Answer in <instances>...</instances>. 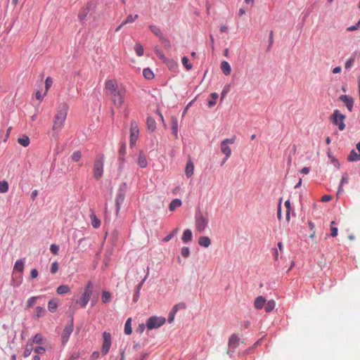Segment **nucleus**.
Masks as SVG:
<instances>
[{
	"label": "nucleus",
	"instance_id": "f257e3e1",
	"mask_svg": "<svg viewBox=\"0 0 360 360\" xmlns=\"http://www.w3.org/2000/svg\"><path fill=\"white\" fill-rule=\"evenodd\" d=\"M105 89L114 105L120 108L124 103L126 89L122 85H118L115 79H108L105 84Z\"/></svg>",
	"mask_w": 360,
	"mask_h": 360
},
{
	"label": "nucleus",
	"instance_id": "f03ea898",
	"mask_svg": "<svg viewBox=\"0 0 360 360\" xmlns=\"http://www.w3.org/2000/svg\"><path fill=\"white\" fill-rule=\"evenodd\" d=\"M68 106L64 103L58 110L56 115L53 117V124L51 130L49 131V135L57 139L58 137L59 132L62 130L64 127L65 122L68 115Z\"/></svg>",
	"mask_w": 360,
	"mask_h": 360
},
{
	"label": "nucleus",
	"instance_id": "7ed1b4c3",
	"mask_svg": "<svg viewBox=\"0 0 360 360\" xmlns=\"http://www.w3.org/2000/svg\"><path fill=\"white\" fill-rule=\"evenodd\" d=\"M209 222L208 214H203L200 210H198L195 215V229L199 233H202L206 229Z\"/></svg>",
	"mask_w": 360,
	"mask_h": 360
},
{
	"label": "nucleus",
	"instance_id": "20e7f679",
	"mask_svg": "<svg viewBox=\"0 0 360 360\" xmlns=\"http://www.w3.org/2000/svg\"><path fill=\"white\" fill-rule=\"evenodd\" d=\"M346 116L340 112V111L338 109L334 110L333 114L330 117V120L331 122L338 127V129L340 131H342L345 129V124L344 122Z\"/></svg>",
	"mask_w": 360,
	"mask_h": 360
},
{
	"label": "nucleus",
	"instance_id": "39448f33",
	"mask_svg": "<svg viewBox=\"0 0 360 360\" xmlns=\"http://www.w3.org/2000/svg\"><path fill=\"white\" fill-rule=\"evenodd\" d=\"M127 189V184L122 183L117 190L115 205H116V214H118L122 203L124 201L125 195Z\"/></svg>",
	"mask_w": 360,
	"mask_h": 360
},
{
	"label": "nucleus",
	"instance_id": "423d86ee",
	"mask_svg": "<svg viewBox=\"0 0 360 360\" xmlns=\"http://www.w3.org/2000/svg\"><path fill=\"white\" fill-rule=\"evenodd\" d=\"M104 167V155H98L96 157L94 163V176L96 179L102 177Z\"/></svg>",
	"mask_w": 360,
	"mask_h": 360
},
{
	"label": "nucleus",
	"instance_id": "0eeeda50",
	"mask_svg": "<svg viewBox=\"0 0 360 360\" xmlns=\"http://www.w3.org/2000/svg\"><path fill=\"white\" fill-rule=\"evenodd\" d=\"M93 283L91 281H89L86 285L83 295L77 301V302L80 304L82 307H86V304H88L91 298V296L93 293Z\"/></svg>",
	"mask_w": 360,
	"mask_h": 360
},
{
	"label": "nucleus",
	"instance_id": "6e6552de",
	"mask_svg": "<svg viewBox=\"0 0 360 360\" xmlns=\"http://www.w3.org/2000/svg\"><path fill=\"white\" fill-rule=\"evenodd\" d=\"M166 321L165 317L162 316H151L146 322V327L149 330L158 328L162 326Z\"/></svg>",
	"mask_w": 360,
	"mask_h": 360
},
{
	"label": "nucleus",
	"instance_id": "1a4fd4ad",
	"mask_svg": "<svg viewBox=\"0 0 360 360\" xmlns=\"http://www.w3.org/2000/svg\"><path fill=\"white\" fill-rule=\"evenodd\" d=\"M139 129L136 121L132 120L130 123V139L129 145L131 147H134L139 139Z\"/></svg>",
	"mask_w": 360,
	"mask_h": 360
},
{
	"label": "nucleus",
	"instance_id": "9d476101",
	"mask_svg": "<svg viewBox=\"0 0 360 360\" xmlns=\"http://www.w3.org/2000/svg\"><path fill=\"white\" fill-rule=\"evenodd\" d=\"M112 345L111 334L108 332L104 331L103 333V345L101 347V352L103 355H106L110 349Z\"/></svg>",
	"mask_w": 360,
	"mask_h": 360
},
{
	"label": "nucleus",
	"instance_id": "9b49d317",
	"mask_svg": "<svg viewBox=\"0 0 360 360\" xmlns=\"http://www.w3.org/2000/svg\"><path fill=\"white\" fill-rule=\"evenodd\" d=\"M235 142V138L233 137L231 139H226L221 142L220 148L221 153L226 156V158H230L231 155V149L229 147V144H233Z\"/></svg>",
	"mask_w": 360,
	"mask_h": 360
},
{
	"label": "nucleus",
	"instance_id": "f8f14e48",
	"mask_svg": "<svg viewBox=\"0 0 360 360\" xmlns=\"http://www.w3.org/2000/svg\"><path fill=\"white\" fill-rule=\"evenodd\" d=\"M74 328L73 317L71 318L70 323L64 328L61 334V341L63 345H65L72 334Z\"/></svg>",
	"mask_w": 360,
	"mask_h": 360
},
{
	"label": "nucleus",
	"instance_id": "ddd939ff",
	"mask_svg": "<svg viewBox=\"0 0 360 360\" xmlns=\"http://www.w3.org/2000/svg\"><path fill=\"white\" fill-rule=\"evenodd\" d=\"M239 338L235 335L233 334L229 340V349L228 350V354H229L231 356L232 355V353L234 352L235 349L239 345Z\"/></svg>",
	"mask_w": 360,
	"mask_h": 360
},
{
	"label": "nucleus",
	"instance_id": "4468645a",
	"mask_svg": "<svg viewBox=\"0 0 360 360\" xmlns=\"http://www.w3.org/2000/svg\"><path fill=\"white\" fill-rule=\"evenodd\" d=\"M339 99L345 103V106L349 112L353 110L354 99L352 96L349 95H341L339 97Z\"/></svg>",
	"mask_w": 360,
	"mask_h": 360
},
{
	"label": "nucleus",
	"instance_id": "2eb2a0df",
	"mask_svg": "<svg viewBox=\"0 0 360 360\" xmlns=\"http://www.w3.org/2000/svg\"><path fill=\"white\" fill-rule=\"evenodd\" d=\"M92 4L91 2L87 3L85 7H84L79 13L78 18L80 20H84L86 19L89 11L91 8Z\"/></svg>",
	"mask_w": 360,
	"mask_h": 360
},
{
	"label": "nucleus",
	"instance_id": "dca6fc26",
	"mask_svg": "<svg viewBox=\"0 0 360 360\" xmlns=\"http://www.w3.org/2000/svg\"><path fill=\"white\" fill-rule=\"evenodd\" d=\"M137 163L141 168H146L148 165L146 155L142 150L139 153Z\"/></svg>",
	"mask_w": 360,
	"mask_h": 360
},
{
	"label": "nucleus",
	"instance_id": "f3484780",
	"mask_svg": "<svg viewBox=\"0 0 360 360\" xmlns=\"http://www.w3.org/2000/svg\"><path fill=\"white\" fill-rule=\"evenodd\" d=\"M24 268H25L24 260L18 259L14 264L13 274H14L15 271H18V272L22 273L24 271Z\"/></svg>",
	"mask_w": 360,
	"mask_h": 360
},
{
	"label": "nucleus",
	"instance_id": "a211bd4d",
	"mask_svg": "<svg viewBox=\"0 0 360 360\" xmlns=\"http://www.w3.org/2000/svg\"><path fill=\"white\" fill-rule=\"evenodd\" d=\"M186 175L188 178H190L193 175L194 173V165L192 161L189 160L186 167L185 169Z\"/></svg>",
	"mask_w": 360,
	"mask_h": 360
},
{
	"label": "nucleus",
	"instance_id": "6ab92c4d",
	"mask_svg": "<svg viewBox=\"0 0 360 360\" xmlns=\"http://www.w3.org/2000/svg\"><path fill=\"white\" fill-rule=\"evenodd\" d=\"M172 131L176 139L178 138V120L176 117H172Z\"/></svg>",
	"mask_w": 360,
	"mask_h": 360
},
{
	"label": "nucleus",
	"instance_id": "aec40b11",
	"mask_svg": "<svg viewBox=\"0 0 360 360\" xmlns=\"http://www.w3.org/2000/svg\"><path fill=\"white\" fill-rule=\"evenodd\" d=\"M266 299L262 296H259L256 298L254 305L257 309H261L264 307Z\"/></svg>",
	"mask_w": 360,
	"mask_h": 360
},
{
	"label": "nucleus",
	"instance_id": "412c9836",
	"mask_svg": "<svg viewBox=\"0 0 360 360\" xmlns=\"http://www.w3.org/2000/svg\"><path fill=\"white\" fill-rule=\"evenodd\" d=\"M198 243L201 247L208 248L211 244V240L207 236H200L198 239Z\"/></svg>",
	"mask_w": 360,
	"mask_h": 360
},
{
	"label": "nucleus",
	"instance_id": "4be33fe9",
	"mask_svg": "<svg viewBox=\"0 0 360 360\" xmlns=\"http://www.w3.org/2000/svg\"><path fill=\"white\" fill-rule=\"evenodd\" d=\"M192 238H193L192 231L190 229H186L184 231V233L182 236L183 242L185 243H188L192 240Z\"/></svg>",
	"mask_w": 360,
	"mask_h": 360
},
{
	"label": "nucleus",
	"instance_id": "5701e85b",
	"mask_svg": "<svg viewBox=\"0 0 360 360\" xmlns=\"http://www.w3.org/2000/svg\"><path fill=\"white\" fill-rule=\"evenodd\" d=\"M221 69L225 75H229L231 72L230 64L227 61H222L221 63Z\"/></svg>",
	"mask_w": 360,
	"mask_h": 360
},
{
	"label": "nucleus",
	"instance_id": "b1692460",
	"mask_svg": "<svg viewBox=\"0 0 360 360\" xmlns=\"http://www.w3.org/2000/svg\"><path fill=\"white\" fill-rule=\"evenodd\" d=\"M126 143H122L119 149V157L118 159L121 162V164L124 162V155L126 154Z\"/></svg>",
	"mask_w": 360,
	"mask_h": 360
},
{
	"label": "nucleus",
	"instance_id": "393cba45",
	"mask_svg": "<svg viewBox=\"0 0 360 360\" xmlns=\"http://www.w3.org/2000/svg\"><path fill=\"white\" fill-rule=\"evenodd\" d=\"M146 124L148 130L154 131L156 129V122L153 117H148L147 118Z\"/></svg>",
	"mask_w": 360,
	"mask_h": 360
},
{
	"label": "nucleus",
	"instance_id": "a878e982",
	"mask_svg": "<svg viewBox=\"0 0 360 360\" xmlns=\"http://www.w3.org/2000/svg\"><path fill=\"white\" fill-rule=\"evenodd\" d=\"M144 281H145V278L136 286L135 293L133 296V301L135 302H137V300H139V297L140 295V291H141V289L142 288V285H143Z\"/></svg>",
	"mask_w": 360,
	"mask_h": 360
},
{
	"label": "nucleus",
	"instance_id": "bb28decb",
	"mask_svg": "<svg viewBox=\"0 0 360 360\" xmlns=\"http://www.w3.org/2000/svg\"><path fill=\"white\" fill-rule=\"evenodd\" d=\"M150 30L151 32L157 36L160 39L164 37L163 34L162 33V31L160 27H157L156 25H150L149 26Z\"/></svg>",
	"mask_w": 360,
	"mask_h": 360
},
{
	"label": "nucleus",
	"instance_id": "cd10ccee",
	"mask_svg": "<svg viewBox=\"0 0 360 360\" xmlns=\"http://www.w3.org/2000/svg\"><path fill=\"white\" fill-rule=\"evenodd\" d=\"M34 310H35V313L34 314V318L36 319L44 316L46 314V310L42 307L38 306L35 308Z\"/></svg>",
	"mask_w": 360,
	"mask_h": 360
},
{
	"label": "nucleus",
	"instance_id": "c85d7f7f",
	"mask_svg": "<svg viewBox=\"0 0 360 360\" xmlns=\"http://www.w3.org/2000/svg\"><path fill=\"white\" fill-rule=\"evenodd\" d=\"M349 162H356L360 160V153L358 154L354 150H352L347 158Z\"/></svg>",
	"mask_w": 360,
	"mask_h": 360
},
{
	"label": "nucleus",
	"instance_id": "c756f323",
	"mask_svg": "<svg viewBox=\"0 0 360 360\" xmlns=\"http://www.w3.org/2000/svg\"><path fill=\"white\" fill-rule=\"evenodd\" d=\"M70 292V288L68 285H61L56 289L58 295H64Z\"/></svg>",
	"mask_w": 360,
	"mask_h": 360
},
{
	"label": "nucleus",
	"instance_id": "7c9ffc66",
	"mask_svg": "<svg viewBox=\"0 0 360 360\" xmlns=\"http://www.w3.org/2000/svg\"><path fill=\"white\" fill-rule=\"evenodd\" d=\"M181 200L179 198L174 199L169 204V208L170 211H174L176 208L181 205Z\"/></svg>",
	"mask_w": 360,
	"mask_h": 360
},
{
	"label": "nucleus",
	"instance_id": "2f4dec72",
	"mask_svg": "<svg viewBox=\"0 0 360 360\" xmlns=\"http://www.w3.org/2000/svg\"><path fill=\"white\" fill-rule=\"evenodd\" d=\"M90 219L91 221V225L94 229H98L101 226V221L96 217L94 213H92L90 215Z\"/></svg>",
	"mask_w": 360,
	"mask_h": 360
},
{
	"label": "nucleus",
	"instance_id": "473e14b6",
	"mask_svg": "<svg viewBox=\"0 0 360 360\" xmlns=\"http://www.w3.org/2000/svg\"><path fill=\"white\" fill-rule=\"evenodd\" d=\"M58 307L57 299H52L48 302V309L51 312H54Z\"/></svg>",
	"mask_w": 360,
	"mask_h": 360
},
{
	"label": "nucleus",
	"instance_id": "72a5a7b5",
	"mask_svg": "<svg viewBox=\"0 0 360 360\" xmlns=\"http://www.w3.org/2000/svg\"><path fill=\"white\" fill-rule=\"evenodd\" d=\"M275 306H276V303H275L274 300H271L268 301L267 302H265L264 307L266 312H271V311L274 310V309L275 308Z\"/></svg>",
	"mask_w": 360,
	"mask_h": 360
},
{
	"label": "nucleus",
	"instance_id": "f704fd0d",
	"mask_svg": "<svg viewBox=\"0 0 360 360\" xmlns=\"http://www.w3.org/2000/svg\"><path fill=\"white\" fill-rule=\"evenodd\" d=\"M43 336L40 333H37L36 334L33 338L32 340H30L29 342H32V345H33V343H35V344H41L42 342H43Z\"/></svg>",
	"mask_w": 360,
	"mask_h": 360
},
{
	"label": "nucleus",
	"instance_id": "c9c22d12",
	"mask_svg": "<svg viewBox=\"0 0 360 360\" xmlns=\"http://www.w3.org/2000/svg\"><path fill=\"white\" fill-rule=\"evenodd\" d=\"M18 142L24 147H27L30 144V139L27 136L23 135L22 137L18 138Z\"/></svg>",
	"mask_w": 360,
	"mask_h": 360
},
{
	"label": "nucleus",
	"instance_id": "e433bc0d",
	"mask_svg": "<svg viewBox=\"0 0 360 360\" xmlns=\"http://www.w3.org/2000/svg\"><path fill=\"white\" fill-rule=\"evenodd\" d=\"M101 300L105 304L110 302L111 300V294L108 291H103L102 292Z\"/></svg>",
	"mask_w": 360,
	"mask_h": 360
},
{
	"label": "nucleus",
	"instance_id": "4c0bfd02",
	"mask_svg": "<svg viewBox=\"0 0 360 360\" xmlns=\"http://www.w3.org/2000/svg\"><path fill=\"white\" fill-rule=\"evenodd\" d=\"M41 297V296H34V297H30L27 302V308L32 307L34 306V304H35V302H37V300H38Z\"/></svg>",
	"mask_w": 360,
	"mask_h": 360
},
{
	"label": "nucleus",
	"instance_id": "58836bf2",
	"mask_svg": "<svg viewBox=\"0 0 360 360\" xmlns=\"http://www.w3.org/2000/svg\"><path fill=\"white\" fill-rule=\"evenodd\" d=\"M131 319L129 318L124 324V333L127 335H131L132 333V328L131 326Z\"/></svg>",
	"mask_w": 360,
	"mask_h": 360
},
{
	"label": "nucleus",
	"instance_id": "ea45409f",
	"mask_svg": "<svg viewBox=\"0 0 360 360\" xmlns=\"http://www.w3.org/2000/svg\"><path fill=\"white\" fill-rule=\"evenodd\" d=\"M143 75L144 77L148 79H151L154 77V74L150 68L143 69Z\"/></svg>",
	"mask_w": 360,
	"mask_h": 360
},
{
	"label": "nucleus",
	"instance_id": "a19ab883",
	"mask_svg": "<svg viewBox=\"0 0 360 360\" xmlns=\"http://www.w3.org/2000/svg\"><path fill=\"white\" fill-rule=\"evenodd\" d=\"M8 191V183L4 180L0 181V193H5Z\"/></svg>",
	"mask_w": 360,
	"mask_h": 360
},
{
	"label": "nucleus",
	"instance_id": "79ce46f5",
	"mask_svg": "<svg viewBox=\"0 0 360 360\" xmlns=\"http://www.w3.org/2000/svg\"><path fill=\"white\" fill-rule=\"evenodd\" d=\"M212 100L208 101L207 106L209 108H212L216 104V100L218 98L219 95L217 93L211 94Z\"/></svg>",
	"mask_w": 360,
	"mask_h": 360
},
{
	"label": "nucleus",
	"instance_id": "37998d69",
	"mask_svg": "<svg viewBox=\"0 0 360 360\" xmlns=\"http://www.w3.org/2000/svg\"><path fill=\"white\" fill-rule=\"evenodd\" d=\"M181 62L183 65L186 68L187 70H190L192 69L193 65L191 63H189L188 58L186 56H184L182 58Z\"/></svg>",
	"mask_w": 360,
	"mask_h": 360
},
{
	"label": "nucleus",
	"instance_id": "c03bdc74",
	"mask_svg": "<svg viewBox=\"0 0 360 360\" xmlns=\"http://www.w3.org/2000/svg\"><path fill=\"white\" fill-rule=\"evenodd\" d=\"M139 18V15L136 14L135 15H129L127 18L122 22V25H127L128 23H131L135 21Z\"/></svg>",
	"mask_w": 360,
	"mask_h": 360
},
{
	"label": "nucleus",
	"instance_id": "a18cd8bd",
	"mask_svg": "<svg viewBox=\"0 0 360 360\" xmlns=\"http://www.w3.org/2000/svg\"><path fill=\"white\" fill-rule=\"evenodd\" d=\"M32 349H32V342H30L28 341V342L25 348V350H24V356L25 357L29 356L31 354Z\"/></svg>",
	"mask_w": 360,
	"mask_h": 360
},
{
	"label": "nucleus",
	"instance_id": "49530a36",
	"mask_svg": "<svg viewBox=\"0 0 360 360\" xmlns=\"http://www.w3.org/2000/svg\"><path fill=\"white\" fill-rule=\"evenodd\" d=\"M134 50L137 56H142L143 55V47L141 44L139 43L136 44L134 46Z\"/></svg>",
	"mask_w": 360,
	"mask_h": 360
},
{
	"label": "nucleus",
	"instance_id": "de8ad7c7",
	"mask_svg": "<svg viewBox=\"0 0 360 360\" xmlns=\"http://www.w3.org/2000/svg\"><path fill=\"white\" fill-rule=\"evenodd\" d=\"M53 84V79L51 77H47L45 80V91L48 92L49 89Z\"/></svg>",
	"mask_w": 360,
	"mask_h": 360
},
{
	"label": "nucleus",
	"instance_id": "09e8293b",
	"mask_svg": "<svg viewBox=\"0 0 360 360\" xmlns=\"http://www.w3.org/2000/svg\"><path fill=\"white\" fill-rule=\"evenodd\" d=\"M81 157H82L81 152L79 150H76L72 153L71 158H72V161L78 162L80 160Z\"/></svg>",
	"mask_w": 360,
	"mask_h": 360
},
{
	"label": "nucleus",
	"instance_id": "8fccbe9b",
	"mask_svg": "<svg viewBox=\"0 0 360 360\" xmlns=\"http://www.w3.org/2000/svg\"><path fill=\"white\" fill-rule=\"evenodd\" d=\"M181 254L184 257L188 258L190 256V249L188 247L182 248Z\"/></svg>",
	"mask_w": 360,
	"mask_h": 360
},
{
	"label": "nucleus",
	"instance_id": "3c124183",
	"mask_svg": "<svg viewBox=\"0 0 360 360\" xmlns=\"http://www.w3.org/2000/svg\"><path fill=\"white\" fill-rule=\"evenodd\" d=\"M176 232H177V229L174 230L172 232H171L169 235H167L166 237H165L162 239V242L167 243V242L169 241L175 236Z\"/></svg>",
	"mask_w": 360,
	"mask_h": 360
},
{
	"label": "nucleus",
	"instance_id": "603ef678",
	"mask_svg": "<svg viewBox=\"0 0 360 360\" xmlns=\"http://www.w3.org/2000/svg\"><path fill=\"white\" fill-rule=\"evenodd\" d=\"M186 307V305L184 302H179L174 306L173 309L177 312L179 309H184Z\"/></svg>",
	"mask_w": 360,
	"mask_h": 360
},
{
	"label": "nucleus",
	"instance_id": "864d4df0",
	"mask_svg": "<svg viewBox=\"0 0 360 360\" xmlns=\"http://www.w3.org/2000/svg\"><path fill=\"white\" fill-rule=\"evenodd\" d=\"M354 60L355 59L354 57H351L349 59H347V60L345 63V68L347 70L349 69L354 65Z\"/></svg>",
	"mask_w": 360,
	"mask_h": 360
},
{
	"label": "nucleus",
	"instance_id": "5fc2aeb1",
	"mask_svg": "<svg viewBox=\"0 0 360 360\" xmlns=\"http://www.w3.org/2000/svg\"><path fill=\"white\" fill-rule=\"evenodd\" d=\"M359 27H360V19L356 24L348 27L347 28V30L349 32H353V31L358 30Z\"/></svg>",
	"mask_w": 360,
	"mask_h": 360
},
{
	"label": "nucleus",
	"instance_id": "6e6d98bb",
	"mask_svg": "<svg viewBox=\"0 0 360 360\" xmlns=\"http://www.w3.org/2000/svg\"><path fill=\"white\" fill-rule=\"evenodd\" d=\"M58 270V262H54L52 263L51 266V273L54 274H56Z\"/></svg>",
	"mask_w": 360,
	"mask_h": 360
},
{
	"label": "nucleus",
	"instance_id": "4d7b16f0",
	"mask_svg": "<svg viewBox=\"0 0 360 360\" xmlns=\"http://www.w3.org/2000/svg\"><path fill=\"white\" fill-rule=\"evenodd\" d=\"M50 250L53 255H58L59 251V247L56 244H51L50 246Z\"/></svg>",
	"mask_w": 360,
	"mask_h": 360
},
{
	"label": "nucleus",
	"instance_id": "13d9d810",
	"mask_svg": "<svg viewBox=\"0 0 360 360\" xmlns=\"http://www.w3.org/2000/svg\"><path fill=\"white\" fill-rule=\"evenodd\" d=\"M47 92L44 91L43 94L40 91H37L36 92V98L39 101H41L45 96H46Z\"/></svg>",
	"mask_w": 360,
	"mask_h": 360
},
{
	"label": "nucleus",
	"instance_id": "bf43d9fd",
	"mask_svg": "<svg viewBox=\"0 0 360 360\" xmlns=\"http://www.w3.org/2000/svg\"><path fill=\"white\" fill-rule=\"evenodd\" d=\"M176 313V311L175 310H174L173 309L169 312V316H168V322L169 323L173 322Z\"/></svg>",
	"mask_w": 360,
	"mask_h": 360
},
{
	"label": "nucleus",
	"instance_id": "052dcab7",
	"mask_svg": "<svg viewBox=\"0 0 360 360\" xmlns=\"http://www.w3.org/2000/svg\"><path fill=\"white\" fill-rule=\"evenodd\" d=\"M162 43L167 47L169 48L171 46V44H170V41L169 40L166 38L165 36L162 37V38L161 39H160Z\"/></svg>",
	"mask_w": 360,
	"mask_h": 360
},
{
	"label": "nucleus",
	"instance_id": "680f3d73",
	"mask_svg": "<svg viewBox=\"0 0 360 360\" xmlns=\"http://www.w3.org/2000/svg\"><path fill=\"white\" fill-rule=\"evenodd\" d=\"M34 352H36L37 354H42L44 353H45L46 352V349L45 347H37L34 349Z\"/></svg>",
	"mask_w": 360,
	"mask_h": 360
},
{
	"label": "nucleus",
	"instance_id": "e2e57ef3",
	"mask_svg": "<svg viewBox=\"0 0 360 360\" xmlns=\"http://www.w3.org/2000/svg\"><path fill=\"white\" fill-rule=\"evenodd\" d=\"M38 271L37 269H32L30 271V278L34 279L38 276Z\"/></svg>",
	"mask_w": 360,
	"mask_h": 360
},
{
	"label": "nucleus",
	"instance_id": "0e129e2a",
	"mask_svg": "<svg viewBox=\"0 0 360 360\" xmlns=\"http://www.w3.org/2000/svg\"><path fill=\"white\" fill-rule=\"evenodd\" d=\"M349 181L348 174L347 173H344L342 176V179L340 184H342V185L344 184H347Z\"/></svg>",
	"mask_w": 360,
	"mask_h": 360
},
{
	"label": "nucleus",
	"instance_id": "69168bd1",
	"mask_svg": "<svg viewBox=\"0 0 360 360\" xmlns=\"http://www.w3.org/2000/svg\"><path fill=\"white\" fill-rule=\"evenodd\" d=\"M330 231H331L330 236L332 237H335V236H338V230L337 227L331 226L330 227Z\"/></svg>",
	"mask_w": 360,
	"mask_h": 360
},
{
	"label": "nucleus",
	"instance_id": "338daca9",
	"mask_svg": "<svg viewBox=\"0 0 360 360\" xmlns=\"http://www.w3.org/2000/svg\"><path fill=\"white\" fill-rule=\"evenodd\" d=\"M146 325H144L143 323L140 324L138 328L136 329V332L139 333H142L146 328Z\"/></svg>",
	"mask_w": 360,
	"mask_h": 360
},
{
	"label": "nucleus",
	"instance_id": "774afa93",
	"mask_svg": "<svg viewBox=\"0 0 360 360\" xmlns=\"http://www.w3.org/2000/svg\"><path fill=\"white\" fill-rule=\"evenodd\" d=\"M99 356H100V353L98 351H94L91 354V359L92 360H96V359H97L99 357Z\"/></svg>",
	"mask_w": 360,
	"mask_h": 360
}]
</instances>
